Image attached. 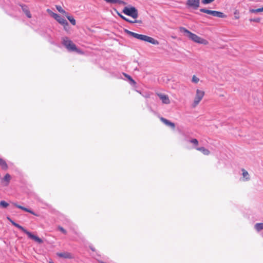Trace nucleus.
<instances>
[{
    "instance_id": "1",
    "label": "nucleus",
    "mask_w": 263,
    "mask_h": 263,
    "mask_svg": "<svg viewBox=\"0 0 263 263\" xmlns=\"http://www.w3.org/2000/svg\"><path fill=\"white\" fill-rule=\"evenodd\" d=\"M125 32L130 36H132V37L138 39L141 41H143L146 42H148L149 43H151L153 45H158L159 42L154 39V38L143 35V34H140L130 31H129L128 30H125Z\"/></svg>"
},
{
    "instance_id": "2",
    "label": "nucleus",
    "mask_w": 263,
    "mask_h": 263,
    "mask_svg": "<svg viewBox=\"0 0 263 263\" xmlns=\"http://www.w3.org/2000/svg\"><path fill=\"white\" fill-rule=\"evenodd\" d=\"M7 219L9 220V221L15 227L18 228L20 230H21L22 231H23L24 233L26 234L31 239L33 240L35 242H37L38 243H42L43 242V240L39 238L38 236L33 235L31 232L27 231L26 229H25L24 228H23L21 225L17 224V223L15 222L13 220H12L10 217H7Z\"/></svg>"
},
{
    "instance_id": "3",
    "label": "nucleus",
    "mask_w": 263,
    "mask_h": 263,
    "mask_svg": "<svg viewBox=\"0 0 263 263\" xmlns=\"http://www.w3.org/2000/svg\"><path fill=\"white\" fill-rule=\"evenodd\" d=\"M180 30L183 32L186 33L188 37L195 43L203 45H208L209 44V42L206 40L198 36L197 35L191 32V31H189L185 28H181Z\"/></svg>"
},
{
    "instance_id": "4",
    "label": "nucleus",
    "mask_w": 263,
    "mask_h": 263,
    "mask_svg": "<svg viewBox=\"0 0 263 263\" xmlns=\"http://www.w3.org/2000/svg\"><path fill=\"white\" fill-rule=\"evenodd\" d=\"M62 44L69 51H75L80 54L83 53L68 37L65 36L62 38Z\"/></svg>"
},
{
    "instance_id": "5",
    "label": "nucleus",
    "mask_w": 263,
    "mask_h": 263,
    "mask_svg": "<svg viewBox=\"0 0 263 263\" xmlns=\"http://www.w3.org/2000/svg\"><path fill=\"white\" fill-rule=\"evenodd\" d=\"M205 95V91L199 89H197L196 93L194 97L193 101L192 104V106L193 108L196 107L201 100L203 99Z\"/></svg>"
},
{
    "instance_id": "6",
    "label": "nucleus",
    "mask_w": 263,
    "mask_h": 263,
    "mask_svg": "<svg viewBox=\"0 0 263 263\" xmlns=\"http://www.w3.org/2000/svg\"><path fill=\"white\" fill-rule=\"evenodd\" d=\"M47 11L48 12L50 15L52 16L57 22H58L60 24L62 25L65 29L67 30V27L68 26V23L67 21L60 16L59 14L53 12L50 9H47Z\"/></svg>"
},
{
    "instance_id": "7",
    "label": "nucleus",
    "mask_w": 263,
    "mask_h": 263,
    "mask_svg": "<svg viewBox=\"0 0 263 263\" xmlns=\"http://www.w3.org/2000/svg\"><path fill=\"white\" fill-rule=\"evenodd\" d=\"M122 12L125 14L130 16L134 18H137L138 16V11L134 7H125Z\"/></svg>"
},
{
    "instance_id": "8",
    "label": "nucleus",
    "mask_w": 263,
    "mask_h": 263,
    "mask_svg": "<svg viewBox=\"0 0 263 263\" xmlns=\"http://www.w3.org/2000/svg\"><path fill=\"white\" fill-rule=\"evenodd\" d=\"M200 11L217 17L226 18L227 17V15L226 14H224L223 12L220 11L210 10L204 8L200 9Z\"/></svg>"
},
{
    "instance_id": "9",
    "label": "nucleus",
    "mask_w": 263,
    "mask_h": 263,
    "mask_svg": "<svg viewBox=\"0 0 263 263\" xmlns=\"http://www.w3.org/2000/svg\"><path fill=\"white\" fill-rule=\"evenodd\" d=\"M200 0H187L186 5L189 8L197 9L199 7Z\"/></svg>"
},
{
    "instance_id": "10",
    "label": "nucleus",
    "mask_w": 263,
    "mask_h": 263,
    "mask_svg": "<svg viewBox=\"0 0 263 263\" xmlns=\"http://www.w3.org/2000/svg\"><path fill=\"white\" fill-rule=\"evenodd\" d=\"M157 95L161 99L163 103L165 104H168L170 103V100L167 95L161 93H157Z\"/></svg>"
},
{
    "instance_id": "11",
    "label": "nucleus",
    "mask_w": 263,
    "mask_h": 263,
    "mask_svg": "<svg viewBox=\"0 0 263 263\" xmlns=\"http://www.w3.org/2000/svg\"><path fill=\"white\" fill-rule=\"evenodd\" d=\"M160 120L166 125H167L168 126H170L172 129H174L175 127V125L174 123L171 122L169 120L166 119L164 118L161 117Z\"/></svg>"
},
{
    "instance_id": "12",
    "label": "nucleus",
    "mask_w": 263,
    "mask_h": 263,
    "mask_svg": "<svg viewBox=\"0 0 263 263\" xmlns=\"http://www.w3.org/2000/svg\"><path fill=\"white\" fill-rule=\"evenodd\" d=\"M160 120L166 125H167L168 126H170L172 129H174L175 127V125L174 123L171 122L169 120L166 119L164 118L161 117Z\"/></svg>"
},
{
    "instance_id": "13",
    "label": "nucleus",
    "mask_w": 263,
    "mask_h": 263,
    "mask_svg": "<svg viewBox=\"0 0 263 263\" xmlns=\"http://www.w3.org/2000/svg\"><path fill=\"white\" fill-rule=\"evenodd\" d=\"M57 255L60 257L64 258H72V255L68 252H63V253H58Z\"/></svg>"
},
{
    "instance_id": "14",
    "label": "nucleus",
    "mask_w": 263,
    "mask_h": 263,
    "mask_svg": "<svg viewBox=\"0 0 263 263\" xmlns=\"http://www.w3.org/2000/svg\"><path fill=\"white\" fill-rule=\"evenodd\" d=\"M107 3L110 4H119V5H125L126 3L122 0H104Z\"/></svg>"
},
{
    "instance_id": "15",
    "label": "nucleus",
    "mask_w": 263,
    "mask_h": 263,
    "mask_svg": "<svg viewBox=\"0 0 263 263\" xmlns=\"http://www.w3.org/2000/svg\"><path fill=\"white\" fill-rule=\"evenodd\" d=\"M12 204L15 206H16V208H18V209H20L21 210H24V211H26L27 212H28V213H30L35 216H37V215L34 212H33L32 211L26 208H25L23 206H21L20 205H18L17 204V203H12Z\"/></svg>"
},
{
    "instance_id": "16",
    "label": "nucleus",
    "mask_w": 263,
    "mask_h": 263,
    "mask_svg": "<svg viewBox=\"0 0 263 263\" xmlns=\"http://www.w3.org/2000/svg\"><path fill=\"white\" fill-rule=\"evenodd\" d=\"M196 149L202 153L204 155H209L210 154V151L204 147H197Z\"/></svg>"
},
{
    "instance_id": "17",
    "label": "nucleus",
    "mask_w": 263,
    "mask_h": 263,
    "mask_svg": "<svg viewBox=\"0 0 263 263\" xmlns=\"http://www.w3.org/2000/svg\"><path fill=\"white\" fill-rule=\"evenodd\" d=\"M0 166L4 170H7L8 168V165L3 159L0 157Z\"/></svg>"
},
{
    "instance_id": "18",
    "label": "nucleus",
    "mask_w": 263,
    "mask_h": 263,
    "mask_svg": "<svg viewBox=\"0 0 263 263\" xmlns=\"http://www.w3.org/2000/svg\"><path fill=\"white\" fill-rule=\"evenodd\" d=\"M11 176L9 174L7 173L5 175V176L2 179L3 181L5 182V186H7L9 184L10 181L11 180Z\"/></svg>"
},
{
    "instance_id": "19",
    "label": "nucleus",
    "mask_w": 263,
    "mask_h": 263,
    "mask_svg": "<svg viewBox=\"0 0 263 263\" xmlns=\"http://www.w3.org/2000/svg\"><path fill=\"white\" fill-rule=\"evenodd\" d=\"M22 10L25 14L27 15L28 18L31 17V14L28 8L26 6H22Z\"/></svg>"
},
{
    "instance_id": "20",
    "label": "nucleus",
    "mask_w": 263,
    "mask_h": 263,
    "mask_svg": "<svg viewBox=\"0 0 263 263\" xmlns=\"http://www.w3.org/2000/svg\"><path fill=\"white\" fill-rule=\"evenodd\" d=\"M118 15L123 19L124 20V21L127 22H129L130 23H141V21H138V20H135V21H132V20H130L128 18H127L126 17H124L123 15L120 14V13H118Z\"/></svg>"
},
{
    "instance_id": "21",
    "label": "nucleus",
    "mask_w": 263,
    "mask_h": 263,
    "mask_svg": "<svg viewBox=\"0 0 263 263\" xmlns=\"http://www.w3.org/2000/svg\"><path fill=\"white\" fill-rule=\"evenodd\" d=\"M67 19L69 21V22L71 23L72 25H75L76 24V22L75 19L71 16H69L68 14L65 15Z\"/></svg>"
},
{
    "instance_id": "22",
    "label": "nucleus",
    "mask_w": 263,
    "mask_h": 263,
    "mask_svg": "<svg viewBox=\"0 0 263 263\" xmlns=\"http://www.w3.org/2000/svg\"><path fill=\"white\" fill-rule=\"evenodd\" d=\"M255 228L257 231L263 229V223H257L255 225Z\"/></svg>"
},
{
    "instance_id": "23",
    "label": "nucleus",
    "mask_w": 263,
    "mask_h": 263,
    "mask_svg": "<svg viewBox=\"0 0 263 263\" xmlns=\"http://www.w3.org/2000/svg\"><path fill=\"white\" fill-rule=\"evenodd\" d=\"M56 8L59 12L64 14L65 15L67 14V13L62 8L61 6L57 5Z\"/></svg>"
},
{
    "instance_id": "24",
    "label": "nucleus",
    "mask_w": 263,
    "mask_h": 263,
    "mask_svg": "<svg viewBox=\"0 0 263 263\" xmlns=\"http://www.w3.org/2000/svg\"><path fill=\"white\" fill-rule=\"evenodd\" d=\"M242 176L244 178H246V180H249L250 178H249V175L248 172L247 171H246L245 169H242Z\"/></svg>"
},
{
    "instance_id": "25",
    "label": "nucleus",
    "mask_w": 263,
    "mask_h": 263,
    "mask_svg": "<svg viewBox=\"0 0 263 263\" xmlns=\"http://www.w3.org/2000/svg\"><path fill=\"white\" fill-rule=\"evenodd\" d=\"M9 206V203L4 200L0 201V207L2 208H6Z\"/></svg>"
},
{
    "instance_id": "26",
    "label": "nucleus",
    "mask_w": 263,
    "mask_h": 263,
    "mask_svg": "<svg viewBox=\"0 0 263 263\" xmlns=\"http://www.w3.org/2000/svg\"><path fill=\"white\" fill-rule=\"evenodd\" d=\"M199 81V79L195 75H194L192 79V82L194 83H198Z\"/></svg>"
},
{
    "instance_id": "27",
    "label": "nucleus",
    "mask_w": 263,
    "mask_h": 263,
    "mask_svg": "<svg viewBox=\"0 0 263 263\" xmlns=\"http://www.w3.org/2000/svg\"><path fill=\"white\" fill-rule=\"evenodd\" d=\"M249 12L252 13L260 12V8H258V9H250Z\"/></svg>"
},
{
    "instance_id": "28",
    "label": "nucleus",
    "mask_w": 263,
    "mask_h": 263,
    "mask_svg": "<svg viewBox=\"0 0 263 263\" xmlns=\"http://www.w3.org/2000/svg\"><path fill=\"white\" fill-rule=\"evenodd\" d=\"M260 18L259 17H256V18H250L249 20L250 22H256V23H259L260 22Z\"/></svg>"
},
{
    "instance_id": "29",
    "label": "nucleus",
    "mask_w": 263,
    "mask_h": 263,
    "mask_svg": "<svg viewBox=\"0 0 263 263\" xmlns=\"http://www.w3.org/2000/svg\"><path fill=\"white\" fill-rule=\"evenodd\" d=\"M190 142L194 144L196 146H198L199 144V142L197 139H192L190 140Z\"/></svg>"
},
{
    "instance_id": "30",
    "label": "nucleus",
    "mask_w": 263,
    "mask_h": 263,
    "mask_svg": "<svg viewBox=\"0 0 263 263\" xmlns=\"http://www.w3.org/2000/svg\"><path fill=\"white\" fill-rule=\"evenodd\" d=\"M215 0H202L201 2L204 5H206L212 3Z\"/></svg>"
},
{
    "instance_id": "31",
    "label": "nucleus",
    "mask_w": 263,
    "mask_h": 263,
    "mask_svg": "<svg viewBox=\"0 0 263 263\" xmlns=\"http://www.w3.org/2000/svg\"><path fill=\"white\" fill-rule=\"evenodd\" d=\"M58 229L61 232H62L63 234H67V231L62 227L61 226H59L58 227Z\"/></svg>"
},
{
    "instance_id": "32",
    "label": "nucleus",
    "mask_w": 263,
    "mask_h": 263,
    "mask_svg": "<svg viewBox=\"0 0 263 263\" xmlns=\"http://www.w3.org/2000/svg\"><path fill=\"white\" fill-rule=\"evenodd\" d=\"M235 18L238 19L239 18V12L236 10L234 12Z\"/></svg>"
},
{
    "instance_id": "33",
    "label": "nucleus",
    "mask_w": 263,
    "mask_h": 263,
    "mask_svg": "<svg viewBox=\"0 0 263 263\" xmlns=\"http://www.w3.org/2000/svg\"><path fill=\"white\" fill-rule=\"evenodd\" d=\"M124 75L125 77H126L128 80H129L130 81L133 82H135L132 79V78H131L130 76H129V75L126 74V73H124Z\"/></svg>"
},
{
    "instance_id": "34",
    "label": "nucleus",
    "mask_w": 263,
    "mask_h": 263,
    "mask_svg": "<svg viewBox=\"0 0 263 263\" xmlns=\"http://www.w3.org/2000/svg\"><path fill=\"white\" fill-rule=\"evenodd\" d=\"M260 12H263V7L261 8H260Z\"/></svg>"
},
{
    "instance_id": "35",
    "label": "nucleus",
    "mask_w": 263,
    "mask_h": 263,
    "mask_svg": "<svg viewBox=\"0 0 263 263\" xmlns=\"http://www.w3.org/2000/svg\"><path fill=\"white\" fill-rule=\"evenodd\" d=\"M49 263H54V262H50Z\"/></svg>"
}]
</instances>
